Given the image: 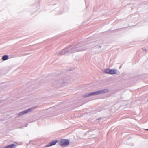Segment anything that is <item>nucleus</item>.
Returning <instances> with one entry per match:
<instances>
[{
  "instance_id": "obj_5",
  "label": "nucleus",
  "mask_w": 148,
  "mask_h": 148,
  "mask_svg": "<svg viewBox=\"0 0 148 148\" xmlns=\"http://www.w3.org/2000/svg\"><path fill=\"white\" fill-rule=\"evenodd\" d=\"M69 143V141L68 139H62L59 142V144L61 146H67Z\"/></svg>"
},
{
  "instance_id": "obj_2",
  "label": "nucleus",
  "mask_w": 148,
  "mask_h": 148,
  "mask_svg": "<svg viewBox=\"0 0 148 148\" xmlns=\"http://www.w3.org/2000/svg\"><path fill=\"white\" fill-rule=\"evenodd\" d=\"M108 92V89H103L101 90H99L93 92L91 93V96L95 95H99L101 94H103L104 93H106Z\"/></svg>"
},
{
  "instance_id": "obj_4",
  "label": "nucleus",
  "mask_w": 148,
  "mask_h": 148,
  "mask_svg": "<svg viewBox=\"0 0 148 148\" xmlns=\"http://www.w3.org/2000/svg\"><path fill=\"white\" fill-rule=\"evenodd\" d=\"M104 73L111 75L115 74H116L117 70L115 69H107L104 70Z\"/></svg>"
},
{
  "instance_id": "obj_7",
  "label": "nucleus",
  "mask_w": 148,
  "mask_h": 148,
  "mask_svg": "<svg viewBox=\"0 0 148 148\" xmlns=\"http://www.w3.org/2000/svg\"><path fill=\"white\" fill-rule=\"evenodd\" d=\"M57 142V141H53L49 143V144L47 145L46 147H49L55 145L56 143Z\"/></svg>"
},
{
  "instance_id": "obj_6",
  "label": "nucleus",
  "mask_w": 148,
  "mask_h": 148,
  "mask_svg": "<svg viewBox=\"0 0 148 148\" xmlns=\"http://www.w3.org/2000/svg\"><path fill=\"white\" fill-rule=\"evenodd\" d=\"M16 145L14 144H11L3 148H15Z\"/></svg>"
},
{
  "instance_id": "obj_10",
  "label": "nucleus",
  "mask_w": 148,
  "mask_h": 148,
  "mask_svg": "<svg viewBox=\"0 0 148 148\" xmlns=\"http://www.w3.org/2000/svg\"><path fill=\"white\" fill-rule=\"evenodd\" d=\"M101 118H99L97 119H98V120H101Z\"/></svg>"
},
{
  "instance_id": "obj_13",
  "label": "nucleus",
  "mask_w": 148,
  "mask_h": 148,
  "mask_svg": "<svg viewBox=\"0 0 148 148\" xmlns=\"http://www.w3.org/2000/svg\"><path fill=\"white\" fill-rule=\"evenodd\" d=\"M76 59V60H78L77 59Z\"/></svg>"
},
{
  "instance_id": "obj_11",
  "label": "nucleus",
  "mask_w": 148,
  "mask_h": 148,
  "mask_svg": "<svg viewBox=\"0 0 148 148\" xmlns=\"http://www.w3.org/2000/svg\"><path fill=\"white\" fill-rule=\"evenodd\" d=\"M146 49H145L144 50V51H146Z\"/></svg>"
},
{
  "instance_id": "obj_1",
  "label": "nucleus",
  "mask_w": 148,
  "mask_h": 148,
  "mask_svg": "<svg viewBox=\"0 0 148 148\" xmlns=\"http://www.w3.org/2000/svg\"><path fill=\"white\" fill-rule=\"evenodd\" d=\"M83 42H80L74 45H71L67 47L60 51L57 53L58 55H63L66 54H69L70 53H74L76 52L84 51L87 49L83 46Z\"/></svg>"
},
{
  "instance_id": "obj_3",
  "label": "nucleus",
  "mask_w": 148,
  "mask_h": 148,
  "mask_svg": "<svg viewBox=\"0 0 148 148\" xmlns=\"http://www.w3.org/2000/svg\"><path fill=\"white\" fill-rule=\"evenodd\" d=\"M37 107L36 106H34L28 109L24 110L23 111H22L19 113L18 114L19 116H21L29 112H31V111L35 109Z\"/></svg>"
},
{
  "instance_id": "obj_8",
  "label": "nucleus",
  "mask_w": 148,
  "mask_h": 148,
  "mask_svg": "<svg viewBox=\"0 0 148 148\" xmlns=\"http://www.w3.org/2000/svg\"><path fill=\"white\" fill-rule=\"evenodd\" d=\"M9 58V56L8 55H4V56H3L2 58V59L3 60H7Z\"/></svg>"
},
{
  "instance_id": "obj_12",
  "label": "nucleus",
  "mask_w": 148,
  "mask_h": 148,
  "mask_svg": "<svg viewBox=\"0 0 148 148\" xmlns=\"http://www.w3.org/2000/svg\"><path fill=\"white\" fill-rule=\"evenodd\" d=\"M146 130H148V129H146Z\"/></svg>"
},
{
  "instance_id": "obj_9",
  "label": "nucleus",
  "mask_w": 148,
  "mask_h": 148,
  "mask_svg": "<svg viewBox=\"0 0 148 148\" xmlns=\"http://www.w3.org/2000/svg\"><path fill=\"white\" fill-rule=\"evenodd\" d=\"M91 96V93H88L86 95H84L83 96V97H89L90 96Z\"/></svg>"
}]
</instances>
